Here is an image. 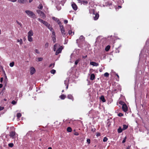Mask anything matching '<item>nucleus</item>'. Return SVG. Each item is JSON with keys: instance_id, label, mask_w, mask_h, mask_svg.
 <instances>
[{"instance_id": "obj_1", "label": "nucleus", "mask_w": 149, "mask_h": 149, "mask_svg": "<svg viewBox=\"0 0 149 149\" xmlns=\"http://www.w3.org/2000/svg\"><path fill=\"white\" fill-rule=\"evenodd\" d=\"M25 12L30 17L36 18L35 14L32 11L30 10H26L25 11Z\"/></svg>"}, {"instance_id": "obj_2", "label": "nucleus", "mask_w": 149, "mask_h": 149, "mask_svg": "<svg viewBox=\"0 0 149 149\" xmlns=\"http://www.w3.org/2000/svg\"><path fill=\"white\" fill-rule=\"evenodd\" d=\"M9 136L12 139H15L18 136L15 131H11L9 133Z\"/></svg>"}, {"instance_id": "obj_3", "label": "nucleus", "mask_w": 149, "mask_h": 149, "mask_svg": "<svg viewBox=\"0 0 149 149\" xmlns=\"http://www.w3.org/2000/svg\"><path fill=\"white\" fill-rule=\"evenodd\" d=\"M121 102L124 103L123 104L122 107V109H123V111L124 112H126L128 110V108L126 104L125 103H124V102H123L122 101H120V103L121 104Z\"/></svg>"}, {"instance_id": "obj_4", "label": "nucleus", "mask_w": 149, "mask_h": 149, "mask_svg": "<svg viewBox=\"0 0 149 149\" xmlns=\"http://www.w3.org/2000/svg\"><path fill=\"white\" fill-rule=\"evenodd\" d=\"M63 47L62 46H60L56 51L55 54L56 55H58L59 54L61 53L62 51V50L63 49Z\"/></svg>"}, {"instance_id": "obj_5", "label": "nucleus", "mask_w": 149, "mask_h": 149, "mask_svg": "<svg viewBox=\"0 0 149 149\" xmlns=\"http://www.w3.org/2000/svg\"><path fill=\"white\" fill-rule=\"evenodd\" d=\"M71 6L72 8L74 10H77V6L75 3H72Z\"/></svg>"}, {"instance_id": "obj_6", "label": "nucleus", "mask_w": 149, "mask_h": 149, "mask_svg": "<svg viewBox=\"0 0 149 149\" xmlns=\"http://www.w3.org/2000/svg\"><path fill=\"white\" fill-rule=\"evenodd\" d=\"M60 46V45L58 44L57 43H56L55 44V45L54 46V49L53 50L54 52L56 51V49L58 47H59Z\"/></svg>"}, {"instance_id": "obj_7", "label": "nucleus", "mask_w": 149, "mask_h": 149, "mask_svg": "<svg viewBox=\"0 0 149 149\" xmlns=\"http://www.w3.org/2000/svg\"><path fill=\"white\" fill-rule=\"evenodd\" d=\"M30 70H31L30 74H33L34 73H35V72H36L35 69V68H33V67H31L30 68Z\"/></svg>"}, {"instance_id": "obj_8", "label": "nucleus", "mask_w": 149, "mask_h": 149, "mask_svg": "<svg viewBox=\"0 0 149 149\" xmlns=\"http://www.w3.org/2000/svg\"><path fill=\"white\" fill-rule=\"evenodd\" d=\"M68 98L69 99L71 100L72 101H73L74 100V98L72 96V95L71 94H69L67 95Z\"/></svg>"}, {"instance_id": "obj_9", "label": "nucleus", "mask_w": 149, "mask_h": 149, "mask_svg": "<svg viewBox=\"0 0 149 149\" xmlns=\"http://www.w3.org/2000/svg\"><path fill=\"white\" fill-rule=\"evenodd\" d=\"M61 31L62 36L63 37H65L67 35V34L66 33L65 30H63Z\"/></svg>"}, {"instance_id": "obj_10", "label": "nucleus", "mask_w": 149, "mask_h": 149, "mask_svg": "<svg viewBox=\"0 0 149 149\" xmlns=\"http://www.w3.org/2000/svg\"><path fill=\"white\" fill-rule=\"evenodd\" d=\"M99 17V15L98 14L96 13L95 15V16H93L94 19L95 20H97Z\"/></svg>"}, {"instance_id": "obj_11", "label": "nucleus", "mask_w": 149, "mask_h": 149, "mask_svg": "<svg viewBox=\"0 0 149 149\" xmlns=\"http://www.w3.org/2000/svg\"><path fill=\"white\" fill-rule=\"evenodd\" d=\"M28 36H32L33 35V32L32 30H31L28 32Z\"/></svg>"}, {"instance_id": "obj_12", "label": "nucleus", "mask_w": 149, "mask_h": 149, "mask_svg": "<svg viewBox=\"0 0 149 149\" xmlns=\"http://www.w3.org/2000/svg\"><path fill=\"white\" fill-rule=\"evenodd\" d=\"M90 64L94 66H97L98 65V64H97V63L94 62H91L90 63Z\"/></svg>"}, {"instance_id": "obj_13", "label": "nucleus", "mask_w": 149, "mask_h": 149, "mask_svg": "<svg viewBox=\"0 0 149 149\" xmlns=\"http://www.w3.org/2000/svg\"><path fill=\"white\" fill-rule=\"evenodd\" d=\"M95 78V75L94 74H92L91 75L90 79L91 80H94Z\"/></svg>"}, {"instance_id": "obj_14", "label": "nucleus", "mask_w": 149, "mask_h": 149, "mask_svg": "<svg viewBox=\"0 0 149 149\" xmlns=\"http://www.w3.org/2000/svg\"><path fill=\"white\" fill-rule=\"evenodd\" d=\"M66 97V96L64 94H62L59 96V98L61 100H64Z\"/></svg>"}, {"instance_id": "obj_15", "label": "nucleus", "mask_w": 149, "mask_h": 149, "mask_svg": "<svg viewBox=\"0 0 149 149\" xmlns=\"http://www.w3.org/2000/svg\"><path fill=\"white\" fill-rule=\"evenodd\" d=\"M100 99L103 102H105L106 100L104 98V97L103 95H102L100 97Z\"/></svg>"}, {"instance_id": "obj_16", "label": "nucleus", "mask_w": 149, "mask_h": 149, "mask_svg": "<svg viewBox=\"0 0 149 149\" xmlns=\"http://www.w3.org/2000/svg\"><path fill=\"white\" fill-rule=\"evenodd\" d=\"M123 130V128H121L120 127H119L118 129V133H121Z\"/></svg>"}, {"instance_id": "obj_17", "label": "nucleus", "mask_w": 149, "mask_h": 149, "mask_svg": "<svg viewBox=\"0 0 149 149\" xmlns=\"http://www.w3.org/2000/svg\"><path fill=\"white\" fill-rule=\"evenodd\" d=\"M123 130H124L127 128L128 126L127 125L124 124L123 125Z\"/></svg>"}, {"instance_id": "obj_18", "label": "nucleus", "mask_w": 149, "mask_h": 149, "mask_svg": "<svg viewBox=\"0 0 149 149\" xmlns=\"http://www.w3.org/2000/svg\"><path fill=\"white\" fill-rule=\"evenodd\" d=\"M40 16L43 19H44L46 17L45 15L43 12L41 14Z\"/></svg>"}, {"instance_id": "obj_19", "label": "nucleus", "mask_w": 149, "mask_h": 149, "mask_svg": "<svg viewBox=\"0 0 149 149\" xmlns=\"http://www.w3.org/2000/svg\"><path fill=\"white\" fill-rule=\"evenodd\" d=\"M110 48V46L109 45H108L107 46H106V47L105 48V50L107 52L109 51Z\"/></svg>"}, {"instance_id": "obj_20", "label": "nucleus", "mask_w": 149, "mask_h": 149, "mask_svg": "<svg viewBox=\"0 0 149 149\" xmlns=\"http://www.w3.org/2000/svg\"><path fill=\"white\" fill-rule=\"evenodd\" d=\"M28 40L29 42H32L33 41V38L31 36H28Z\"/></svg>"}, {"instance_id": "obj_21", "label": "nucleus", "mask_w": 149, "mask_h": 149, "mask_svg": "<svg viewBox=\"0 0 149 149\" xmlns=\"http://www.w3.org/2000/svg\"><path fill=\"white\" fill-rule=\"evenodd\" d=\"M43 24L47 27H48V26H50V25L49 24H48L47 22L45 21Z\"/></svg>"}, {"instance_id": "obj_22", "label": "nucleus", "mask_w": 149, "mask_h": 149, "mask_svg": "<svg viewBox=\"0 0 149 149\" xmlns=\"http://www.w3.org/2000/svg\"><path fill=\"white\" fill-rule=\"evenodd\" d=\"M67 132H71L72 131V129L71 127H68L67 128Z\"/></svg>"}, {"instance_id": "obj_23", "label": "nucleus", "mask_w": 149, "mask_h": 149, "mask_svg": "<svg viewBox=\"0 0 149 149\" xmlns=\"http://www.w3.org/2000/svg\"><path fill=\"white\" fill-rule=\"evenodd\" d=\"M52 40L54 43L56 42V36H52Z\"/></svg>"}, {"instance_id": "obj_24", "label": "nucleus", "mask_w": 149, "mask_h": 149, "mask_svg": "<svg viewBox=\"0 0 149 149\" xmlns=\"http://www.w3.org/2000/svg\"><path fill=\"white\" fill-rule=\"evenodd\" d=\"M25 0H18V1L19 3H24L25 2Z\"/></svg>"}, {"instance_id": "obj_25", "label": "nucleus", "mask_w": 149, "mask_h": 149, "mask_svg": "<svg viewBox=\"0 0 149 149\" xmlns=\"http://www.w3.org/2000/svg\"><path fill=\"white\" fill-rule=\"evenodd\" d=\"M59 26L60 27L61 31L65 30V29L63 25H60Z\"/></svg>"}, {"instance_id": "obj_26", "label": "nucleus", "mask_w": 149, "mask_h": 149, "mask_svg": "<svg viewBox=\"0 0 149 149\" xmlns=\"http://www.w3.org/2000/svg\"><path fill=\"white\" fill-rule=\"evenodd\" d=\"M38 8L42 10L43 8V6L42 4H40L38 7Z\"/></svg>"}, {"instance_id": "obj_27", "label": "nucleus", "mask_w": 149, "mask_h": 149, "mask_svg": "<svg viewBox=\"0 0 149 149\" xmlns=\"http://www.w3.org/2000/svg\"><path fill=\"white\" fill-rule=\"evenodd\" d=\"M82 3L84 5H86L88 3V1H82Z\"/></svg>"}, {"instance_id": "obj_28", "label": "nucleus", "mask_w": 149, "mask_h": 149, "mask_svg": "<svg viewBox=\"0 0 149 149\" xmlns=\"http://www.w3.org/2000/svg\"><path fill=\"white\" fill-rule=\"evenodd\" d=\"M21 114L20 113H18L17 114V117L18 118H19L21 116Z\"/></svg>"}, {"instance_id": "obj_29", "label": "nucleus", "mask_w": 149, "mask_h": 149, "mask_svg": "<svg viewBox=\"0 0 149 149\" xmlns=\"http://www.w3.org/2000/svg\"><path fill=\"white\" fill-rule=\"evenodd\" d=\"M68 34L69 35H71L72 33H73V35H74V32H72V30H69V31H68Z\"/></svg>"}, {"instance_id": "obj_30", "label": "nucleus", "mask_w": 149, "mask_h": 149, "mask_svg": "<svg viewBox=\"0 0 149 149\" xmlns=\"http://www.w3.org/2000/svg\"><path fill=\"white\" fill-rule=\"evenodd\" d=\"M56 70L54 69H52V70H51L50 71V72L51 73L53 74H55L56 73Z\"/></svg>"}, {"instance_id": "obj_31", "label": "nucleus", "mask_w": 149, "mask_h": 149, "mask_svg": "<svg viewBox=\"0 0 149 149\" xmlns=\"http://www.w3.org/2000/svg\"><path fill=\"white\" fill-rule=\"evenodd\" d=\"M8 146L9 147L12 148L14 146V144L13 143H11L8 144Z\"/></svg>"}, {"instance_id": "obj_32", "label": "nucleus", "mask_w": 149, "mask_h": 149, "mask_svg": "<svg viewBox=\"0 0 149 149\" xmlns=\"http://www.w3.org/2000/svg\"><path fill=\"white\" fill-rule=\"evenodd\" d=\"M80 59L79 58L77 59V60H76L75 61V64L76 65H77L78 64V63H79V62L80 61Z\"/></svg>"}, {"instance_id": "obj_33", "label": "nucleus", "mask_w": 149, "mask_h": 149, "mask_svg": "<svg viewBox=\"0 0 149 149\" xmlns=\"http://www.w3.org/2000/svg\"><path fill=\"white\" fill-rule=\"evenodd\" d=\"M55 65V63H51V64L49 66V68H51V67L53 66L52 67V68H53L54 67Z\"/></svg>"}, {"instance_id": "obj_34", "label": "nucleus", "mask_w": 149, "mask_h": 149, "mask_svg": "<svg viewBox=\"0 0 149 149\" xmlns=\"http://www.w3.org/2000/svg\"><path fill=\"white\" fill-rule=\"evenodd\" d=\"M38 20L40 22H41L42 23H43L44 22V21L43 20L41 19L40 18H38Z\"/></svg>"}, {"instance_id": "obj_35", "label": "nucleus", "mask_w": 149, "mask_h": 149, "mask_svg": "<svg viewBox=\"0 0 149 149\" xmlns=\"http://www.w3.org/2000/svg\"><path fill=\"white\" fill-rule=\"evenodd\" d=\"M5 90V88L4 87L3 88L1 92L0 93V95H1V94H3V93L4 92Z\"/></svg>"}, {"instance_id": "obj_36", "label": "nucleus", "mask_w": 149, "mask_h": 149, "mask_svg": "<svg viewBox=\"0 0 149 149\" xmlns=\"http://www.w3.org/2000/svg\"><path fill=\"white\" fill-rule=\"evenodd\" d=\"M104 75L105 77H108L109 76V74L108 72H106L104 74Z\"/></svg>"}, {"instance_id": "obj_37", "label": "nucleus", "mask_w": 149, "mask_h": 149, "mask_svg": "<svg viewBox=\"0 0 149 149\" xmlns=\"http://www.w3.org/2000/svg\"><path fill=\"white\" fill-rule=\"evenodd\" d=\"M14 63L13 62L10 63V66L11 67H13L14 65Z\"/></svg>"}, {"instance_id": "obj_38", "label": "nucleus", "mask_w": 149, "mask_h": 149, "mask_svg": "<svg viewBox=\"0 0 149 149\" xmlns=\"http://www.w3.org/2000/svg\"><path fill=\"white\" fill-rule=\"evenodd\" d=\"M49 46V43L48 42H46L45 45V48H47Z\"/></svg>"}, {"instance_id": "obj_39", "label": "nucleus", "mask_w": 149, "mask_h": 149, "mask_svg": "<svg viewBox=\"0 0 149 149\" xmlns=\"http://www.w3.org/2000/svg\"><path fill=\"white\" fill-rule=\"evenodd\" d=\"M108 139L106 137H104L103 139V141L104 142H106Z\"/></svg>"}, {"instance_id": "obj_40", "label": "nucleus", "mask_w": 149, "mask_h": 149, "mask_svg": "<svg viewBox=\"0 0 149 149\" xmlns=\"http://www.w3.org/2000/svg\"><path fill=\"white\" fill-rule=\"evenodd\" d=\"M56 22L59 25H61V23L58 19V20H57V21H56Z\"/></svg>"}, {"instance_id": "obj_41", "label": "nucleus", "mask_w": 149, "mask_h": 149, "mask_svg": "<svg viewBox=\"0 0 149 149\" xmlns=\"http://www.w3.org/2000/svg\"><path fill=\"white\" fill-rule=\"evenodd\" d=\"M47 28L50 30L52 31L54 30L53 28L52 27H50V26H48Z\"/></svg>"}, {"instance_id": "obj_42", "label": "nucleus", "mask_w": 149, "mask_h": 149, "mask_svg": "<svg viewBox=\"0 0 149 149\" xmlns=\"http://www.w3.org/2000/svg\"><path fill=\"white\" fill-rule=\"evenodd\" d=\"M38 61H42L43 60V58H42L39 57L38 58Z\"/></svg>"}, {"instance_id": "obj_43", "label": "nucleus", "mask_w": 149, "mask_h": 149, "mask_svg": "<svg viewBox=\"0 0 149 149\" xmlns=\"http://www.w3.org/2000/svg\"><path fill=\"white\" fill-rule=\"evenodd\" d=\"M126 139H127V137L126 136H125L124 139H123V141H122V143H125V141H126Z\"/></svg>"}, {"instance_id": "obj_44", "label": "nucleus", "mask_w": 149, "mask_h": 149, "mask_svg": "<svg viewBox=\"0 0 149 149\" xmlns=\"http://www.w3.org/2000/svg\"><path fill=\"white\" fill-rule=\"evenodd\" d=\"M16 22L21 27L22 26V24L21 23L19 22L18 21H17V20L16 21Z\"/></svg>"}, {"instance_id": "obj_45", "label": "nucleus", "mask_w": 149, "mask_h": 149, "mask_svg": "<svg viewBox=\"0 0 149 149\" xmlns=\"http://www.w3.org/2000/svg\"><path fill=\"white\" fill-rule=\"evenodd\" d=\"M37 12L38 13V14H41L42 13H43V12L40 10H37Z\"/></svg>"}, {"instance_id": "obj_46", "label": "nucleus", "mask_w": 149, "mask_h": 149, "mask_svg": "<svg viewBox=\"0 0 149 149\" xmlns=\"http://www.w3.org/2000/svg\"><path fill=\"white\" fill-rule=\"evenodd\" d=\"M101 135V134L99 132H97L96 133V135L97 137L98 136H100Z\"/></svg>"}, {"instance_id": "obj_47", "label": "nucleus", "mask_w": 149, "mask_h": 149, "mask_svg": "<svg viewBox=\"0 0 149 149\" xmlns=\"http://www.w3.org/2000/svg\"><path fill=\"white\" fill-rule=\"evenodd\" d=\"M16 102L14 100H13L11 102V103L13 105L15 104H16Z\"/></svg>"}, {"instance_id": "obj_48", "label": "nucleus", "mask_w": 149, "mask_h": 149, "mask_svg": "<svg viewBox=\"0 0 149 149\" xmlns=\"http://www.w3.org/2000/svg\"><path fill=\"white\" fill-rule=\"evenodd\" d=\"M96 130V129L95 128H92L91 129V131L93 132H95Z\"/></svg>"}, {"instance_id": "obj_49", "label": "nucleus", "mask_w": 149, "mask_h": 149, "mask_svg": "<svg viewBox=\"0 0 149 149\" xmlns=\"http://www.w3.org/2000/svg\"><path fill=\"white\" fill-rule=\"evenodd\" d=\"M35 52L37 54H39L40 53V52L38 49H36L35 50Z\"/></svg>"}, {"instance_id": "obj_50", "label": "nucleus", "mask_w": 149, "mask_h": 149, "mask_svg": "<svg viewBox=\"0 0 149 149\" xmlns=\"http://www.w3.org/2000/svg\"><path fill=\"white\" fill-rule=\"evenodd\" d=\"M52 19L53 20L56 21H57V20H58V19L57 18H56V17H52Z\"/></svg>"}, {"instance_id": "obj_51", "label": "nucleus", "mask_w": 149, "mask_h": 149, "mask_svg": "<svg viewBox=\"0 0 149 149\" xmlns=\"http://www.w3.org/2000/svg\"><path fill=\"white\" fill-rule=\"evenodd\" d=\"M118 116L120 117L122 116H123V113H119L118 114Z\"/></svg>"}, {"instance_id": "obj_52", "label": "nucleus", "mask_w": 149, "mask_h": 149, "mask_svg": "<svg viewBox=\"0 0 149 149\" xmlns=\"http://www.w3.org/2000/svg\"><path fill=\"white\" fill-rule=\"evenodd\" d=\"M52 34L53 35L52 36H56L55 32L54 30L52 31Z\"/></svg>"}, {"instance_id": "obj_53", "label": "nucleus", "mask_w": 149, "mask_h": 149, "mask_svg": "<svg viewBox=\"0 0 149 149\" xmlns=\"http://www.w3.org/2000/svg\"><path fill=\"white\" fill-rule=\"evenodd\" d=\"M87 142L89 144L90 143V140L89 139H87Z\"/></svg>"}, {"instance_id": "obj_54", "label": "nucleus", "mask_w": 149, "mask_h": 149, "mask_svg": "<svg viewBox=\"0 0 149 149\" xmlns=\"http://www.w3.org/2000/svg\"><path fill=\"white\" fill-rule=\"evenodd\" d=\"M20 42V45H22V43H23V41H22V39H20V41L19 42Z\"/></svg>"}, {"instance_id": "obj_55", "label": "nucleus", "mask_w": 149, "mask_h": 149, "mask_svg": "<svg viewBox=\"0 0 149 149\" xmlns=\"http://www.w3.org/2000/svg\"><path fill=\"white\" fill-rule=\"evenodd\" d=\"M74 135L76 136H78L79 135V134L77 132H75L74 133Z\"/></svg>"}, {"instance_id": "obj_56", "label": "nucleus", "mask_w": 149, "mask_h": 149, "mask_svg": "<svg viewBox=\"0 0 149 149\" xmlns=\"http://www.w3.org/2000/svg\"><path fill=\"white\" fill-rule=\"evenodd\" d=\"M8 1H11V2H15L17 0H8Z\"/></svg>"}, {"instance_id": "obj_57", "label": "nucleus", "mask_w": 149, "mask_h": 149, "mask_svg": "<svg viewBox=\"0 0 149 149\" xmlns=\"http://www.w3.org/2000/svg\"><path fill=\"white\" fill-rule=\"evenodd\" d=\"M68 21L67 20H64V23L65 24H66L68 23Z\"/></svg>"}, {"instance_id": "obj_58", "label": "nucleus", "mask_w": 149, "mask_h": 149, "mask_svg": "<svg viewBox=\"0 0 149 149\" xmlns=\"http://www.w3.org/2000/svg\"><path fill=\"white\" fill-rule=\"evenodd\" d=\"M4 109L3 107H1L0 106V111H1Z\"/></svg>"}, {"instance_id": "obj_59", "label": "nucleus", "mask_w": 149, "mask_h": 149, "mask_svg": "<svg viewBox=\"0 0 149 149\" xmlns=\"http://www.w3.org/2000/svg\"><path fill=\"white\" fill-rule=\"evenodd\" d=\"M3 77H1L0 79V82L1 83H2V81H3Z\"/></svg>"}, {"instance_id": "obj_60", "label": "nucleus", "mask_w": 149, "mask_h": 149, "mask_svg": "<svg viewBox=\"0 0 149 149\" xmlns=\"http://www.w3.org/2000/svg\"><path fill=\"white\" fill-rule=\"evenodd\" d=\"M116 75L117 76V77L118 78V79H116V80L118 81L119 80V75L118 74H116Z\"/></svg>"}, {"instance_id": "obj_61", "label": "nucleus", "mask_w": 149, "mask_h": 149, "mask_svg": "<svg viewBox=\"0 0 149 149\" xmlns=\"http://www.w3.org/2000/svg\"><path fill=\"white\" fill-rule=\"evenodd\" d=\"M78 2L79 3H82V1L81 0H77Z\"/></svg>"}, {"instance_id": "obj_62", "label": "nucleus", "mask_w": 149, "mask_h": 149, "mask_svg": "<svg viewBox=\"0 0 149 149\" xmlns=\"http://www.w3.org/2000/svg\"><path fill=\"white\" fill-rule=\"evenodd\" d=\"M87 55H86V56H82V58H84L85 59L87 57Z\"/></svg>"}, {"instance_id": "obj_63", "label": "nucleus", "mask_w": 149, "mask_h": 149, "mask_svg": "<svg viewBox=\"0 0 149 149\" xmlns=\"http://www.w3.org/2000/svg\"><path fill=\"white\" fill-rule=\"evenodd\" d=\"M130 146H128L127 148L126 149H130Z\"/></svg>"}, {"instance_id": "obj_64", "label": "nucleus", "mask_w": 149, "mask_h": 149, "mask_svg": "<svg viewBox=\"0 0 149 149\" xmlns=\"http://www.w3.org/2000/svg\"><path fill=\"white\" fill-rule=\"evenodd\" d=\"M3 86V84H0V88H2Z\"/></svg>"}]
</instances>
